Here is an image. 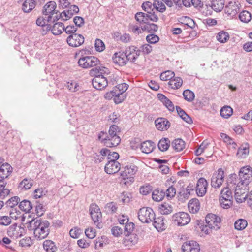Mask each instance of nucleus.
I'll return each mask as SVG.
<instances>
[{"mask_svg": "<svg viewBox=\"0 0 252 252\" xmlns=\"http://www.w3.org/2000/svg\"><path fill=\"white\" fill-rule=\"evenodd\" d=\"M50 223L47 220L42 221L40 220H32L30 222L31 229L34 230V234L38 240L43 239L47 237L49 233Z\"/></svg>", "mask_w": 252, "mask_h": 252, "instance_id": "1", "label": "nucleus"}, {"mask_svg": "<svg viewBox=\"0 0 252 252\" xmlns=\"http://www.w3.org/2000/svg\"><path fill=\"white\" fill-rule=\"evenodd\" d=\"M85 50H82L76 53L75 57H78V64L79 66L84 69H88L96 66L100 64L99 59L93 56H85Z\"/></svg>", "mask_w": 252, "mask_h": 252, "instance_id": "2", "label": "nucleus"}, {"mask_svg": "<svg viewBox=\"0 0 252 252\" xmlns=\"http://www.w3.org/2000/svg\"><path fill=\"white\" fill-rule=\"evenodd\" d=\"M239 185H242L244 187L248 186L252 180V169L250 166L242 167L238 174Z\"/></svg>", "mask_w": 252, "mask_h": 252, "instance_id": "3", "label": "nucleus"}, {"mask_svg": "<svg viewBox=\"0 0 252 252\" xmlns=\"http://www.w3.org/2000/svg\"><path fill=\"white\" fill-rule=\"evenodd\" d=\"M155 217V214L151 208L143 207L141 208L138 213L139 220L142 223H149L153 221Z\"/></svg>", "mask_w": 252, "mask_h": 252, "instance_id": "4", "label": "nucleus"}, {"mask_svg": "<svg viewBox=\"0 0 252 252\" xmlns=\"http://www.w3.org/2000/svg\"><path fill=\"white\" fill-rule=\"evenodd\" d=\"M119 131V128L116 125H112L110 127L108 138L110 139V141H106V146L113 147H116L119 144L121 139L117 134Z\"/></svg>", "mask_w": 252, "mask_h": 252, "instance_id": "5", "label": "nucleus"}, {"mask_svg": "<svg viewBox=\"0 0 252 252\" xmlns=\"http://www.w3.org/2000/svg\"><path fill=\"white\" fill-rule=\"evenodd\" d=\"M172 221L178 226H184L190 221L189 215L184 212H180L174 214L172 217Z\"/></svg>", "mask_w": 252, "mask_h": 252, "instance_id": "6", "label": "nucleus"}, {"mask_svg": "<svg viewBox=\"0 0 252 252\" xmlns=\"http://www.w3.org/2000/svg\"><path fill=\"white\" fill-rule=\"evenodd\" d=\"M56 8V3L55 1H51L47 2L44 6L43 15L50 16L51 19L53 22H55L58 20V15L54 16L55 14H57L55 10Z\"/></svg>", "mask_w": 252, "mask_h": 252, "instance_id": "7", "label": "nucleus"}, {"mask_svg": "<svg viewBox=\"0 0 252 252\" xmlns=\"http://www.w3.org/2000/svg\"><path fill=\"white\" fill-rule=\"evenodd\" d=\"M224 173L221 168L214 173L211 178V185L214 188H220L224 181Z\"/></svg>", "mask_w": 252, "mask_h": 252, "instance_id": "8", "label": "nucleus"}, {"mask_svg": "<svg viewBox=\"0 0 252 252\" xmlns=\"http://www.w3.org/2000/svg\"><path fill=\"white\" fill-rule=\"evenodd\" d=\"M85 38L81 34L75 33L69 35L66 38L68 45L72 47H78L84 42Z\"/></svg>", "mask_w": 252, "mask_h": 252, "instance_id": "9", "label": "nucleus"}, {"mask_svg": "<svg viewBox=\"0 0 252 252\" xmlns=\"http://www.w3.org/2000/svg\"><path fill=\"white\" fill-rule=\"evenodd\" d=\"M205 221L209 227L213 228V230H217L220 227L221 219L215 214H208L205 218Z\"/></svg>", "mask_w": 252, "mask_h": 252, "instance_id": "10", "label": "nucleus"}, {"mask_svg": "<svg viewBox=\"0 0 252 252\" xmlns=\"http://www.w3.org/2000/svg\"><path fill=\"white\" fill-rule=\"evenodd\" d=\"M248 189V186L244 187L243 185L237 183L234 194L237 202L242 203L246 200L247 196L246 192Z\"/></svg>", "mask_w": 252, "mask_h": 252, "instance_id": "11", "label": "nucleus"}, {"mask_svg": "<svg viewBox=\"0 0 252 252\" xmlns=\"http://www.w3.org/2000/svg\"><path fill=\"white\" fill-rule=\"evenodd\" d=\"M90 214L94 222L98 226L99 221L101 218L100 209L96 204H92L90 207Z\"/></svg>", "mask_w": 252, "mask_h": 252, "instance_id": "12", "label": "nucleus"}, {"mask_svg": "<svg viewBox=\"0 0 252 252\" xmlns=\"http://www.w3.org/2000/svg\"><path fill=\"white\" fill-rule=\"evenodd\" d=\"M138 170V168L134 164L126 166L121 173V176L124 179H133V176Z\"/></svg>", "mask_w": 252, "mask_h": 252, "instance_id": "13", "label": "nucleus"}, {"mask_svg": "<svg viewBox=\"0 0 252 252\" xmlns=\"http://www.w3.org/2000/svg\"><path fill=\"white\" fill-rule=\"evenodd\" d=\"M12 171L13 168L9 164L3 163L0 167V181H7Z\"/></svg>", "mask_w": 252, "mask_h": 252, "instance_id": "14", "label": "nucleus"}, {"mask_svg": "<svg viewBox=\"0 0 252 252\" xmlns=\"http://www.w3.org/2000/svg\"><path fill=\"white\" fill-rule=\"evenodd\" d=\"M240 4L237 1H230L225 7V12L230 17H233L240 10Z\"/></svg>", "mask_w": 252, "mask_h": 252, "instance_id": "15", "label": "nucleus"}, {"mask_svg": "<svg viewBox=\"0 0 252 252\" xmlns=\"http://www.w3.org/2000/svg\"><path fill=\"white\" fill-rule=\"evenodd\" d=\"M182 250L183 252H199L200 246L195 241H188L183 243Z\"/></svg>", "mask_w": 252, "mask_h": 252, "instance_id": "16", "label": "nucleus"}, {"mask_svg": "<svg viewBox=\"0 0 252 252\" xmlns=\"http://www.w3.org/2000/svg\"><path fill=\"white\" fill-rule=\"evenodd\" d=\"M92 83L94 88L100 90L105 88L108 85L107 79L101 75L95 76L92 80Z\"/></svg>", "mask_w": 252, "mask_h": 252, "instance_id": "17", "label": "nucleus"}, {"mask_svg": "<svg viewBox=\"0 0 252 252\" xmlns=\"http://www.w3.org/2000/svg\"><path fill=\"white\" fill-rule=\"evenodd\" d=\"M127 59L125 52H116L112 57L113 63L120 66L126 65L128 63Z\"/></svg>", "mask_w": 252, "mask_h": 252, "instance_id": "18", "label": "nucleus"}, {"mask_svg": "<svg viewBox=\"0 0 252 252\" xmlns=\"http://www.w3.org/2000/svg\"><path fill=\"white\" fill-rule=\"evenodd\" d=\"M208 183L204 178H200L197 181L196 192L198 196H203L206 193Z\"/></svg>", "mask_w": 252, "mask_h": 252, "instance_id": "19", "label": "nucleus"}, {"mask_svg": "<svg viewBox=\"0 0 252 252\" xmlns=\"http://www.w3.org/2000/svg\"><path fill=\"white\" fill-rule=\"evenodd\" d=\"M69 9L67 10H64L60 14V17L64 21H67L72 17L74 14L79 12V8L77 6L73 5L68 7Z\"/></svg>", "mask_w": 252, "mask_h": 252, "instance_id": "20", "label": "nucleus"}, {"mask_svg": "<svg viewBox=\"0 0 252 252\" xmlns=\"http://www.w3.org/2000/svg\"><path fill=\"white\" fill-rule=\"evenodd\" d=\"M156 128L160 131L167 130L170 126V122L165 118H158L155 121Z\"/></svg>", "mask_w": 252, "mask_h": 252, "instance_id": "21", "label": "nucleus"}, {"mask_svg": "<svg viewBox=\"0 0 252 252\" xmlns=\"http://www.w3.org/2000/svg\"><path fill=\"white\" fill-rule=\"evenodd\" d=\"M120 168V164L118 161H108L105 166V171L112 174L118 172Z\"/></svg>", "mask_w": 252, "mask_h": 252, "instance_id": "22", "label": "nucleus"}, {"mask_svg": "<svg viewBox=\"0 0 252 252\" xmlns=\"http://www.w3.org/2000/svg\"><path fill=\"white\" fill-rule=\"evenodd\" d=\"M124 52L126 56L127 62H134L139 56V51L136 50L134 46L126 48Z\"/></svg>", "mask_w": 252, "mask_h": 252, "instance_id": "23", "label": "nucleus"}, {"mask_svg": "<svg viewBox=\"0 0 252 252\" xmlns=\"http://www.w3.org/2000/svg\"><path fill=\"white\" fill-rule=\"evenodd\" d=\"M153 220V225L158 231H162L165 229L166 225L164 222V218L163 216H159L157 218L155 217Z\"/></svg>", "mask_w": 252, "mask_h": 252, "instance_id": "24", "label": "nucleus"}, {"mask_svg": "<svg viewBox=\"0 0 252 252\" xmlns=\"http://www.w3.org/2000/svg\"><path fill=\"white\" fill-rule=\"evenodd\" d=\"M140 146L142 152L146 154L151 153L155 148L154 143L150 140L142 142Z\"/></svg>", "mask_w": 252, "mask_h": 252, "instance_id": "25", "label": "nucleus"}, {"mask_svg": "<svg viewBox=\"0 0 252 252\" xmlns=\"http://www.w3.org/2000/svg\"><path fill=\"white\" fill-rule=\"evenodd\" d=\"M38 0H26L22 5V9L24 12L28 13L35 8Z\"/></svg>", "mask_w": 252, "mask_h": 252, "instance_id": "26", "label": "nucleus"}, {"mask_svg": "<svg viewBox=\"0 0 252 252\" xmlns=\"http://www.w3.org/2000/svg\"><path fill=\"white\" fill-rule=\"evenodd\" d=\"M52 20L51 19L50 16L44 15L43 17H39L36 20V24L40 26H46L47 30H50L51 28V25L49 24V22Z\"/></svg>", "mask_w": 252, "mask_h": 252, "instance_id": "27", "label": "nucleus"}, {"mask_svg": "<svg viewBox=\"0 0 252 252\" xmlns=\"http://www.w3.org/2000/svg\"><path fill=\"white\" fill-rule=\"evenodd\" d=\"M158 98L170 111L174 110L173 104L164 95L162 94H158Z\"/></svg>", "mask_w": 252, "mask_h": 252, "instance_id": "28", "label": "nucleus"}, {"mask_svg": "<svg viewBox=\"0 0 252 252\" xmlns=\"http://www.w3.org/2000/svg\"><path fill=\"white\" fill-rule=\"evenodd\" d=\"M188 208L190 213H196L200 209V203L197 199H192L188 203Z\"/></svg>", "mask_w": 252, "mask_h": 252, "instance_id": "29", "label": "nucleus"}, {"mask_svg": "<svg viewBox=\"0 0 252 252\" xmlns=\"http://www.w3.org/2000/svg\"><path fill=\"white\" fill-rule=\"evenodd\" d=\"M10 193L7 181H0V198L3 199Z\"/></svg>", "mask_w": 252, "mask_h": 252, "instance_id": "30", "label": "nucleus"}, {"mask_svg": "<svg viewBox=\"0 0 252 252\" xmlns=\"http://www.w3.org/2000/svg\"><path fill=\"white\" fill-rule=\"evenodd\" d=\"M169 86L172 89H178L183 84V80L181 77H175L172 78L168 83Z\"/></svg>", "mask_w": 252, "mask_h": 252, "instance_id": "31", "label": "nucleus"}, {"mask_svg": "<svg viewBox=\"0 0 252 252\" xmlns=\"http://www.w3.org/2000/svg\"><path fill=\"white\" fill-rule=\"evenodd\" d=\"M64 24L61 22H57L55 23L53 26H51V28L50 30H51L52 33L56 35L61 34L63 31H64Z\"/></svg>", "mask_w": 252, "mask_h": 252, "instance_id": "32", "label": "nucleus"}, {"mask_svg": "<svg viewBox=\"0 0 252 252\" xmlns=\"http://www.w3.org/2000/svg\"><path fill=\"white\" fill-rule=\"evenodd\" d=\"M225 0H212L211 7L216 12L221 11L224 8Z\"/></svg>", "mask_w": 252, "mask_h": 252, "instance_id": "33", "label": "nucleus"}, {"mask_svg": "<svg viewBox=\"0 0 252 252\" xmlns=\"http://www.w3.org/2000/svg\"><path fill=\"white\" fill-rule=\"evenodd\" d=\"M43 246L44 250L47 252H55L57 250L55 243L50 240L44 241Z\"/></svg>", "mask_w": 252, "mask_h": 252, "instance_id": "34", "label": "nucleus"}, {"mask_svg": "<svg viewBox=\"0 0 252 252\" xmlns=\"http://www.w3.org/2000/svg\"><path fill=\"white\" fill-rule=\"evenodd\" d=\"M165 196V192L159 189H155L152 193L153 199L157 202L161 201Z\"/></svg>", "mask_w": 252, "mask_h": 252, "instance_id": "35", "label": "nucleus"}, {"mask_svg": "<svg viewBox=\"0 0 252 252\" xmlns=\"http://www.w3.org/2000/svg\"><path fill=\"white\" fill-rule=\"evenodd\" d=\"M170 142L168 138H163L160 139L158 143V148L162 152L166 151L170 146Z\"/></svg>", "mask_w": 252, "mask_h": 252, "instance_id": "36", "label": "nucleus"}, {"mask_svg": "<svg viewBox=\"0 0 252 252\" xmlns=\"http://www.w3.org/2000/svg\"><path fill=\"white\" fill-rule=\"evenodd\" d=\"M172 146L175 150L177 152H180L185 148V144L183 140L177 139L173 141Z\"/></svg>", "mask_w": 252, "mask_h": 252, "instance_id": "37", "label": "nucleus"}, {"mask_svg": "<svg viewBox=\"0 0 252 252\" xmlns=\"http://www.w3.org/2000/svg\"><path fill=\"white\" fill-rule=\"evenodd\" d=\"M158 26L154 23L147 22L143 26H141L142 31H146L149 32H153L158 31Z\"/></svg>", "mask_w": 252, "mask_h": 252, "instance_id": "38", "label": "nucleus"}, {"mask_svg": "<svg viewBox=\"0 0 252 252\" xmlns=\"http://www.w3.org/2000/svg\"><path fill=\"white\" fill-rule=\"evenodd\" d=\"M159 210L160 213L163 215L169 214L173 211L172 205L166 203L160 205Z\"/></svg>", "mask_w": 252, "mask_h": 252, "instance_id": "39", "label": "nucleus"}, {"mask_svg": "<svg viewBox=\"0 0 252 252\" xmlns=\"http://www.w3.org/2000/svg\"><path fill=\"white\" fill-rule=\"evenodd\" d=\"M19 207L21 210L28 213L32 208V206L30 201L24 200L20 203Z\"/></svg>", "mask_w": 252, "mask_h": 252, "instance_id": "40", "label": "nucleus"}, {"mask_svg": "<svg viewBox=\"0 0 252 252\" xmlns=\"http://www.w3.org/2000/svg\"><path fill=\"white\" fill-rule=\"evenodd\" d=\"M33 185V180L31 179L25 178L19 184V187L22 189H30Z\"/></svg>", "mask_w": 252, "mask_h": 252, "instance_id": "41", "label": "nucleus"}, {"mask_svg": "<svg viewBox=\"0 0 252 252\" xmlns=\"http://www.w3.org/2000/svg\"><path fill=\"white\" fill-rule=\"evenodd\" d=\"M216 38L219 42L224 43L229 40V35L227 32L222 31L218 33Z\"/></svg>", "mask_w": 252, "mask_h": 252, "instance_id": "42", "label": "nucleus"}, {"mask_svg": "<svg viewBox=\"0 0 252 252\" xmlns=\"http://www.w3.org/2000/svg\"><path fill=\"white\" fill-rule=\"evenodd\" d=\"M249 149L247 144L242 145L239 149L237 153V155L241 158H244L249 154Z\"/></svg>", "mask_w": 252, "mask_h": 252, "instance_id": "43", "label": "nucleus"}, {"mask_svg": "<svg viewBox=\"0 0 252 252\" xmlns=\"http://www.w3.org/2000/svg\"><path fill=\"white\" fill-rule=\"evenodd\" d=\"M225 198L233 199L232 192L228 188H225L222 189L220 194V199L223 200Z\"/></svg>", "mask_w": 252, "mask_h": 252, "instance_id": "44", "label": "nucleus"}, {"mask_svg": "<svg viewBox=\"0 0 252 252\" xmlns=\"http://www.w3.org/2000/svg\"><path fill=\"white\" fill-rule=\"evenodd\" d=\"M148 16L147 13L139 12L135 15V19L140 24H146L148 22Z\"/></svg>", "mask_w": 252, "mask_h": 252, "instance_id": "45", "label": "nucleus"}, {"mask_svg": "<svg viewBox=\"0 0 252 252\" xmlns=\"http://www.w3.org/2000/svg\"><path fill=\"white\" fill-rule=\"evenodd\" d=\"M232 113L233 109L228 106H224L220 111V115L224 118H229L232 115Z\"/></svg>", "mask_w": 252, "mask_h": 252, "instance_id": "46", "label": "nucleus"}, {"mask_svg": "<svg viewBox=\"0 0 252 252\" xmlns=\"http://www.w3.org/2000/svg\"><path fill=\"white\" fill-rule=\"evenodd\" d=\"M248 225L247 221L245 219H239L237 220L235 223V228L238 230H242L244 229Z\"/></svg>", "mask_w": 252, "mask_h": 252, "instance_id": "47", "label": "nucleus"}, {"mask_svg": "<svg viewBox=\"0 0 252 252\" xmlns=\"http://www.w3.org/2000/svg\"><path fill=\"white\" fill-rule=\"evenodd\" d=\"M240 20L244 23H248L251 20V14L248 11H243L239 15Z\"/></svg>", "mask_w": 252, "mask_h": 252, "instance_id": "48", "label": "nucleus"}, {"mask_svg": "<svg viewBox=\"0 0 252 252\" xmlns=\"http://www.w3.org/2000/svg\"><path fill=\"white\" fill-rule=\"evenodd\" d=\"M180 22L182 23L187 25L191 29H193L195 27V23L194 21L189 17H182L180 18Z\"/></svg>", "mask_w": 252, "mask_h": 252, "instance_id": "49", "label": "nucleus"}, {"mask_svg": "<svg viewBox=\"0 0 252 252\" xmlns=\"http://www.w3.org/2000/svg\"><path fill=\"white\" fill-rule=\"evenodd\" d=\"M174 75L175 74L173 72L168 70L161 73L160 78L163 81L169 80V81L170 79L174 77Z\"/></svg>", "mask_w": 252, "mask_h": 252, "instance_id": "50", "label": "nucleus"}, {"mask_svg": "<svg viewBox=\"0 0 252 252\" xmlns=\"http://www.w3.org/2000/svg\"><path fill=\"white\" fill-rule=\"evenodd\" d=\"M183 95L185 99L189 102L193 101L195 97L194 93L188 89L183 92Z\"/></svg>", "mask_w": 252, "mask_h": 252, "instance_id": "51", "label": "nucleus"}, {"mask_svg": "<svg viewBox=\"0 0 252 252\" xmlns=\"http://www.w3.org/2000/svg\"><path fill=\"white\" fill-rule=\"evenodd\" d=\"M165 193V196H166L168 199H171L175 197L176 190L175 188L172 185H171L168 188Z\"/></svg>", "mask_w": 252, "mask_h": 252, "instance_id": "52", "label": "nucleus"}, {"mask_svg": "<svg viewBox=\"0 0 252 252\" xmlns=\"http://www.w3.org/2000/svg\"><path fill=\"white\" fill-rule=\"evenodd\" d=\"M117 208V204L113 202L107 203L105 206L106 211L110 213H114L116 212Z\"/></svg>", "mask_w": 252, "mask_h": 252, "instance_id": "53", "label": "nucleus"}, {"mask_svg": "<svg viewBox=\"0 0 252 252\" xmlns=\"http://www.w3.org/2000/svg\"><path fill=\"white\" fill-rule=\"evenodd\" d=\"M135 224L132 222L127 223L124 226V233L125 235H129L130 234L134 229Z\"/></svg>", "mask_w": 252, "mask_h": 252, "instance_id": "54", "label": "nucleus"}, {"mask_svg": "<svg viewBox=\"0 0 252 252\" xmlns=\"http://www.w3.org/2000/svg\"><path fill=\"white\" fill-rule=\"evenodd\" d=\"M128 87V85L127 84L122 83L118 84L117 86L114 88V90L118 93L124 94L123 93L127 90Z\"/></svg>", "mask_w": 252, "mask_h": 252, "instance_id": "55", "label": "nucleus"}, {"mask_svg": "<svg viewBox=\"0 0 252 252\" xmlns=\"http://www.w3.org/2000/svg\"><path fill=\"white\" fill-rule=\"evenodd\" d=\"M95 48L97 51H103L105 48L104 42L101 39H96L95 42Z\"/></svg>", "mask_w": 252, "mask_h": 252, "instance_id": "56", "label": "nucleus"}, {"mask_svg": "<svg viewBox=\"0 0 252 252\" xmlns=\"http://www.w3.org/2000/svg\"><path fill=\"white\" fill-rule=\"evenodd\" d=\"M11 222V218L7 216H0V224L4 226H8Z\"/></svg>", "mask_w": 252, "mask_h": 252, "instance_id": "57", "label": "nucleus"}, {"mask_svg": "<svg viewBox=\"0 0 252 252\" xmlns=\"http://www.w3.org/2000/svg\"><path fill=\"white\" fill-rule=\"evenodd\" d=\"M19 244L22 247H30L32 245V241L31 237H27L21 239L20 241Z\"/></svg>", "mask_w": 252, "mask_h": 252, "instance_id": "58", "label": "nucleus"}, {"mask_svg": "<svg viewBox=\"0 0 252 252\" xmlns=\"http://www.w3.org/2000/svg\"><path fill=\"white\" fill-rule=\"evenodd\" d=\"M232 200L230 199H226L222 200L220 199V202L221 206L224 209H228L232 205Z\"/></svg>", "mask_w": 252, "mask_h": 252, "instance_id": "59", "label": "nucleus"}, {"mask_svg": "<svg viewBox=\"0 0 252 252\" xmlns=\"http://www.w3.org/2000/svg\"><path fill=\"white\" fill-rule=\"evenodd\" d=\"M66 87L68 89L72 92H75L78 90L79 86L75 82L71 81V82H68L66 83Z\"/></svg>", "mask_w": 252, "mask_h": 252, "instance_id": "60", "label": "nucleus"}, {"mask_svg": "<svg viewBox=\"0 0 252 252\" xmlns=\"http://www.w3.org/2000/svg\"><path fill=\"white\" fill-rule=\"evenodd\" d=\"M146 40L149 43L155 44L158 42L159 38L155 34H150L147 36Z\"/></svg>", "mask_w": 252, "mask_h": 252, "instance_id": "61", "label": "nucleus"}, {"mask_svg": "<svg viewBox=\"0 0 252 252\" xmlns=\"http://www.w3.org/2000/svg\"><path fill=\"white\" fill-rule=\"evenodd\" d=\"M20 199L18 196L11 197L7 201V205L11 208L14 207L18 204Z\"/></svg>", "mask_w": 252, "mask_h": 252, "instance_id": "62", "label": "nucleus"}, {"mask_svg": "<svg viewBox=\"0 0 252 252\" xmlns=\"http://www.w3.org/2000/svg\"><path fill=\"white\" fill-rule=\"evenodd\" d=\"M153 7L158 11L163 13L166 10V7L162 2L158 1L153 4Z\"/></svg>", "mask_w": 252, "mask_h": 252, "instance_id": "63", "label": "nucleus"}, {"mask_svg": "<svg viewBox=\"0 0 252 252\" xmlns=\"http://www.w3.org/2000/svg\"><path fill=\"white\" fill-rule=\"evenodd\" d=\"M116 94L113 100L116 104H119L124 100L126 97L125 94L118 93L116 91Z\"/></svg>", "mask_w": 252, "mask_h": 252, "instance_id": "64", "label": "nucleus"}]
</instances>
